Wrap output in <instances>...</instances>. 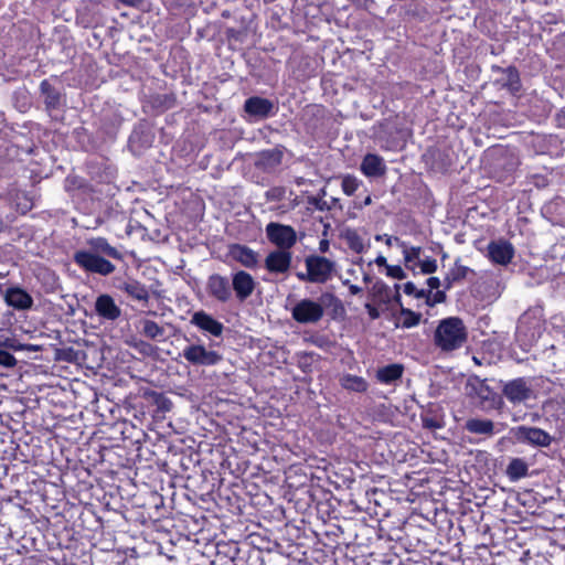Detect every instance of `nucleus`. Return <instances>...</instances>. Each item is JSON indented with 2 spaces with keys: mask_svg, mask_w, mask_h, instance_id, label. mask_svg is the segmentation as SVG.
<instances>
[{
  "mask_svg": "<svg viewBox=\"0 0 565 565\" xmlns=\"http://www.w3.org/2000/svg\"><path fill=\"white\" fill-rule=\"evenodd\" d=\"M85 248L77 249L73 255L74 263L83 270L108 276L116 269L106 257L122 259V254L111 246L105 237H90L85 241Z\"/></svg>",
  "mask_w": 565,
  "mask_h": 565,
  "instance_id": "obj_1",
  "label": "nucleus"
},
{
  "mask_svg": "<svg viewBox=\"0 0 565 565\" xmlns=\"http://www.w3.org/2000/svg\"><path fill=\"white\" fill-rule=\"evenodd\" d=\"M339 303L340 300L334 294L323 292L318 301L309 298L299 300L291 308V317L296 322L301 324H316L322 319L324 307L337 306Z\"/></svg>",
  "mask_w": 565,
  "mask_h": 565,
  "instance_id": "obj_2",
  "label": "nucleus"
},
{
  "mask_svg": "<svg viewBox=\"0 0 565 565\" xmlns=\"http://www.w3.org/2000/svg\"><path fill=\"white\" fill-rule=\"evenodd\" d=\"M466 328L461 319L450 317L438 324L435 332V342L444 351H452L460 348L466 341Z\"/></svg>",
  "mask_w": 565,
  "mask_h": 565,
  "instance_id": "obj_3",
  "label": "nucleus"
},
{
  "mask_svg": "<svg viewBox=\"0 0 565 565\" xmlns=\"http://www.w3.org/2000/svg\"><path fill=\"white\" fill-rule=\"evenodd\" d=\"M466 394L477 398L482 409H495L502 403L501 397L488 385L487 380L479 376H470L467 380Z\"/></svg>",
  "mask_w": 565,
  "mask_h": 565,
  "instance_id": "obj_4",
  "label": "nucleus"
},
{
  "mask_svg": "<svg viewBox=\"0 0 565 565\" xmlns=\"http://www.w3.org/2000/svg\"><path fill=\"white\" fill-rule=\"evenodd\" d=\"M502 395L512 405H526L536 398L533 381L530 377H516L504 382Z\"/></svg>",
  "mask_w": 565,
  "mask_h": 565,
  "instance_id": "obj_5",
  "label": "nucleus"
},
{
  "mask_svg": "<svg viewBox=\"0 0 565 565\" xmlns=\"http://www.w3.org/2000/svg\"><path fill=\"white\" fill-rule=\"evenodd\" d=\"M510 433L518 443L536 448H547L554 440L550 433L534 426H516Z\"/></svg>",
  "mask_w": 565,
  "mask_h": 565,
  "instance_id": "obj_6",
  "label": "nucleus"
},
{
  "mask_svg": "<svg viewBox=\"0 0 565 565\" xmlns=\"http://www.w3.org/2000/svg\"><path fill=\"white\" fill-rule=\"evenodd\" d=\"M307 276L312 284H324L331 279L335 263L324 256L310 255L305 259Z\"/></svg>",
  "mask_w": 565,
  "mask_h": 565,
  "instance_id": "obj_7",
  "label": "nucleus"
},
{
  "mask_svg": "<svg viewBox=\"0 0 565 565\" xmlns=\"http://www.w3.org/2000/svg\"><path fill=\"white\" fill-rule=\"evenodd\" d=\"M265 231L268 241L277 246V249L290 250L297 243V233L290 225L270 222Z\"/></svg>",
  "mask_w": 565,
  "mask_h": 565,
  "instance_id": "obj_8",
  "label": "nucleus"
},
{
  "mask_svg": "<svg viewBox=\"0 0 565 565\" xmlns=\"http://www.w3.org/2000/svg\"><path fill=\"white\" fill-rule=\"evenodd\" d=\"M182 356L192 365L214 366L222 361V355L213 350H207L203 344L191 343L182 351Z\"/></svg>",
  "mask_w": 565,
  "mask_h": 565,
  "instance_id": "obj_9",
  "label": "nucleus"
},
{
  "mask_svg": "<svg viewBox=\"0 0 565 565\" xmlns=\"http://www.w3.org/2000/svg\"><path fill=\"white\" fill-rule=\"evenodd\" d=\"M57 78L43 79L40 84V93L49 114L60 110L65 104V96L60 86L55 85Z\"/></svg>",
  "mask_w": 565,
  "mask_h": 565,
  "instance_id": "obj_10",
  "label": "nucleus"
},
{
  "mask_svg": "<svg viewBox=\"0 0 565 565\" xmlns=\"http://www.w3.org/2000/svg\"><path fill=\"white\" fill-rule=\"evenodd\" d=\"M514 247L507 239L491 241L487 247V255L489 259L501 266H507L514 257Z\"/></svg>",
  "mask_w": 565,
  "mask_h": 565,
  "instance_id": "obj_11",
  "label": "nucleus"
},
{
  "mask_svg": "<svg viewBox=\"0 0 565 565\" xmlns=\"http://www.w3.org/2000/svg\"><path fill=\"white\" fill-rule=\"evenodd\" d=\"M206 291L215 300L225 303L232 299V286L227 277L213 274L207 278Z\"/></svg>",
  "mask_w": 565,
  "mask_h": 565,
  "instance_id": "obj_12",
  "label": "nucleus"
},
{
  "mask_svg": "<svg viewBox=\"0 0 565 565\" xmlns=\"http://www.w3.org/2000/svg\"><path fill=\"white\" fill-rule=\"evenodd\" d=\"M292 254L290 250L275 249L265 258V268L271 274H286L291 266Z\"/></svg>",
  "mask_w": 565,
  "mask_h": 565,
  "instance_id": "obj_13",
  "label": "nucleus"
},
{
  "mask_svg": "<svg viewBox=\"0 0 565 565\" xmlns=\"http://www.w3.org/2000/svg\"><path fill=\"white\" fill-rule=\"evenodd\" d=\"M232 290L239 301L249 298L256 287V281L250 274L245 270H238L232 275Z\"/></svg>",
  "mask_w": 565,
  "mask_h": 565,
  "instance_id": "obj_14",
  "label": "nucleus"
},
{
  "mask_svg": "<svg viewBox=\"0 0 565 565\" xmlns=\"http://www.w3.org/2000/svg\"><path fill=\"white\" fill-rule=\"evenodd\" d=\"M3 300L15 310H29L33 306V298L29 292L18 286L7 288L3 292Z\"/></svg>",
  "mask_w": 565,
  "mask_h": 565,
  "instance_id": "obj_15",
  "label": "nucleus"
},
{
  "mask_svg": "<svg viewBox=\"0 0 565 565\" xmlns=\"http://www.w3.org/2000/svg\"><path fill=\"white\" fill-rule=\"evenodd\" d=\"M95 312L106 321H115L121 316V309L110 295H99L95 300Z\"/></svg>",
  "mask_w": 565,
  "mask_h": 565,
  "instance_id": "obj_16",
  "label": "nucleus"
},
{
  "mask_svg": "<svg viewBox=\"0 0 565 565\" xmlns=\"http://www.w3.org/2000/svg\"><path fill=\"white\" fill-rule=\"evenodd\" d=\"M275 105L271 100L258 96L245 100L244 110L255 118H267L274 115Z\"/></svg>",
  "mask_w": 565,
  "mask_h": 565,
  "instance_id": "obj_17",
  "label": "nucleus"
},
{
  "mask_svg": "<svg viewBox=\"0 0 565 565\" xmlns=\"http://www.w3.org/2000/svg\"><path fill=\"white\" fill-rule=\"evenodd\" d=\"M191 323L214 337H221L224 330L223 323L203 310L196 311L192 315Z\"/></svg>",
  "mask_w": 565,
  "mask_h": 565,
  "instance_id": "obj_18",
  "label": "nucleus"
},
{
  "mask_svg": "<svg viewBox=\"0 0 565 565\" xmlns=\"http://www.w3.org/2000/svg\"><path fill=\"white\" fill-rule=\"evenodd\" d=\"M384 159L376 153H366L361 162L360 170L367 178H380L386 173Z\"/></svg>",
  "mask_w": 565,
  "mask_h": 565,
  "instance_id": "obj_19",
  "label": "nucleus"
},
{
  "mask_svg": "<svg viewBox=\"0 0 565 565\" xmlns=\"http://www.w3.org/2000/svg\"><path fill=\"white\" fill-rule=\"evenodd\" d=\"M7 200L11 207L19 214H26L33 207V196L22 190L12 189L7 194Z\"/></svg>",
  "mask_w": 565,
  "mask_h": 565,
  "instance_id": "obj_20",
  "label": "nucleus"
},
{
  "mask_svg": "<svg viewBox=\"0 0 565 565\" xmlns=\"http://www.w3.org/2000/svg\"><path fill=\"white\" fill-rule=\"evenodd\" d=\"M230 255L246 268H254L258 263V255L252 248L234 244L230 247Z\"/></svg>",
  "mask_w": 565,
  "mask_h": 565,
  "instance_id": "obj_21",
  "label": "nucleus"
},
{
  "mask_svg": "<svg viewBox=\"0 0 565 565\" xmlns=\"http://www.w3.org/2000/svg\"><path fill=\"white\" fill-rule=\"evenodd\" d=\"M119 288L127 294L128 297L141 302L142 305H147L149 302L150 295L147 287L136 279L125 281Z\"/></svg>",
  "mask_w": 565,
  "mask_h": 565,
  "instance_id": "obj_22",
  "label": "nucleus"
},
{
  "mask_svg": "<svg viewBox=\"0 0 565 565\" xmlns=\"http://www.w3.org/2000/svg\"><path fill=\"white\" fill-rule=\"evenodd\" d=\"M465 429L475 435L493 436L498 431L495 430V424L486 418H470L465 424Z\"/></svg>",
  "mask_w": 565,
  "mask_h": 565,
  "instance_id": "obj_23",
  "label": "nucleus"
},
{
  "mask_svg": "<svg viewBox=\"0 0 565 565\" xmlns=\"http://www.w3.org/2000/svg\"><path fill=\"white\" fill-rule=\"evenodd\" d=\"M395 244L402 249L405 266L414 269L420 260L423 248L419 246H409L406 242L395 238Z\"/></svg>",
  "mask_w": 565,
  "mask_h": 565,
  "instance_id": "obj_24",
  "label": "nucleus"
},
{
  "mask_svg": "<svg viewBox=\"0 0 565 565\" xmlns=\"http://www.w3.org/2000/svg\"><path fill=\"white\" fill-rule=\"evenodd\" d=\"M470 273H472V270L469 267L460 264L459 259L456 260L454 267L449 269L444 279L445 288L450 289L455 284L467 278Z\"/></svg>",
  "mask_w": 565,
  "mask_h": 565,
  "instance_id": "obj_25",
  "label": "nucleus"
},
{
  "mask_svg": "<svg viewBox=\"0 0 565 565\" xmlns=\"http://www.w3.org/2000/svg\"><path fill=\"white\" fill-rule=\"evenodd\" d=\"M498 70L503 75V77L501 78L502 86L507 87L513 94L518 93L521 88L520 75L518 70L514 66H509L507 68L499 67Z\"/></svg>",
  "mask_w": 565,
  "mask_h": 565,
  "instance_id": "obj_26",
  "label": "nucleus"
},
{
  "mask_svg": "<svg viewBox=\"0 0 565 565\" xmlns=\"http://www.w3.org/2000/svg\"><path fill=\"white\" fill-rule=\"evenodd\" d=\"M403 366L401 364H390L377 370L376 377L383 384H392L403 375Z\"/></svg>",
  "mask_w": 565,
  "mask_h": 565,
  "instance_id": "obj_27",
  "label": "nucleus"
},
{
  "mask_svg": "<svg viewBox=\"0 0 565 565\" xmlns=\"http://www.w3.org/2000/svg\"><path fill=\"white\" fill-rule=\"evenodd\" d=\"M507 476L511 481L525 478L529 473V466L522 458H513L507 467Z\"/></svg>",
  "mask_w": 565,
  "mask_h": 565,
  "instance_id": "obj_28",
  "label": "nucleus"
},
{
  "mask_svg": "<svg viewBox=\"0 0 565 565\" xmlns=\"http://www.w3.org/2000/svg\"><path fill=\"white\" fill-rule=\"evenodd\" d=\"M344 241L349 248L354 253L362 254L367 250L370 243L365 242L363 237L354 230H348L344 234Z\"/></svg>",
  "mask_w": 565,
  "mask_h": 565,
  "instance_id": "obj_29",
  "label": "nucleus"
},
{
  "mask_svg": "<svg viewBox=\"0 0 565 565\" xmlns=\"http://www.w3.org/2000/svg\"><path fill=\"white\" fill-rule=\"evenodd\" d=\"M141 334L151 340L161 341L164 339V328L148 319L140 320Z\"/></svg>",
  "mask_w": 565,
  "mask_h": 565,
  "instance_id": "obj_30",
  "label": "nucleus"
},
{
  "mask_svg": "<svg viewBox=\"0 0 565 565\" xmlns=\"http://www.w3.org/2000/svg\"><path fill=\"white\" fill-rule=\"evenodd\" d=\"M341 385L343 388H345L348 391L358 392V393L365 392L367 388V383L363 377L352 375V374H345L341 379Z\"/></svg>",
  "mask_w": 565,
  "mask_h": 565,
  "instance_id": "obj_31",
  "label": "nucleus"
},
{
  "mask_svg": "<svg viewBox=\"0 0 565 565\" xmlns=\"http://www.w3.org/2000/svg\"><path fill=\"white\" fill-rule=\"evenodd\" d=\"M422 315L412 311L411 309L402 308L401 313L397 317L396 327H403L406 329L416 327L420 322Z\"/></svg>",
  "mask_w": 565,
  "mask_h": 565,
  "instance_id": "obj_32",
  "label": "nucleus"
},
{
  "mask_svg": "<svg viewBox=\"0 0 565 565\" xmlns=\"http://www.w3.org/2000/svg\"><path fill=\"white\" fill-rule=\"evenodd\" d=\"M547 211L554 214L557 223L565 226V199H555L548 204Z\"/></svg>",
  "mask_w": 565,
  "mask_h": 565,
  "instance_id": "obj_33",
  "label": "nucleus"
},
{
  "mask_svg": "<svg viewBox=\"0 0 565 565\" xmlns=\"http://www.w3.org/2000/svg\"><path fill=\"white\" fill-rule=\"evenodd\" d=\"M262 162L268 167H275L280 164L282 159V152L277 149H270L263 151L260 154Z\"/></svg>",
  "mask_w": 565,
  "mask_h": 565,
  "instance_id": "obj_34",
  "label": "nucleus"
},
{
  "mask_svg": "<svg viewBox=\"0 0 565 565\" xmlns=\"http://www.w3.org/2000/svg\"><path fill=\"white\" fill-rule=\"evenodd\" d=\"M341 186L343 193L351 196L359 189L360 181L354 175L348 174L342 179Z\"/></svg>",
  "mask_w": 565,
  "mask_h": 565,
  "instance_id": "obj_35",
  "label": "nucleus"
},
{
  "mask_svg": "<svg viewBox=\"0 0 565 565\" xmlns=\"http://www.w3.org/2000/svg\"><path fill=\"white\" fill-rule=\"evenodd\" d=\"M423 274H433L437 270V260L434 258L420 259L418 265Z\"/></svg>",
  "mask_w": 565,
  "mask_h": 565,
  "instance_id": "obj_36",
  "label": "nucleus"
},
{
  "mask_svg": "<svg viewBox=\"0 0 565 565\" xmlns=\"http://www.w3.org/2000/svg\"><path fill=\"white\" fill-rule=\"evenodd\" d=\"M17 364V359L14 358L13 354L4 351V350H0V366H3V367H13L15 366Z\"/></svg>",
  "mask_w": 565,
  "mask_h": 565,
  "instance_id": "obj_37",
  "label": "nucleus"
},
{
  "mask_svg": "<svg viewBox=\"0 0 565 565\" xmlns=\"http://www.w3.org/2000/svg\"><path fill=\"white\" fill-rule=\"evenodd\" d=\"M385 270H386V276L394 278V279L401 280L406 277L405 271L398 265H388Z\"/></svg>",
  "mask_w": 565,
  "mask_h": 565,
  "instance_id": "obj_38",
  "label": "nucleus"
},
{
  "mask_svg": "<svg viewBox=\"0 0 565 565\" xmlns=\"http://www.w3.org/2000/svg\"><path fill=\"white\" fill-rule=\"evenodd\" d=\"M446 299L445 291L437 290L435 294L431 292V296L428 297V306H434L436 303L444 302Z\"/></svg>",
  "mask_w": 565,
  "mask_h": 565,
  "instance_id": "obj_39",
  "label": "nucleus"
},
{
  "mask_svg": "<svg viewBox=\"0 0 565 565\" xmlns=\"http://www.w3.org/2000/svg\"><path fill=\"white\" fill-rule=\"evenodd\" d=\"M15 221V215L10 213L6 216L0 215V233L11 223Z\"/></svg>",
  "mask_w": 565,
  "mask_h": 565,
  "instance_id": "obj_40",
  "label": "nucleus"
},
{
  "mask_svg": "<svg viewBox=\"0 0 565 565\" xmlns=\"http://www.w3.org/2000/svg\"><path fill=\"white\" fill-rule=\"evenodd\" d=\"M395 238H396V237L390 236V235H387V234H377V235L375 236V239H376L377 242L384 241V243H385L387 246H392V245H393V243H395Z\"/></svg>",
  "mask_w": 565,
  "mask_h": 565,
  "instance_id": "obj_41",
  "label": "nucleus"
},
{
  "mask_svg": "<svg viewBox=\"0 0 565 565\" xmlns=\"http://www.w3.org/2000/svg\"><path fill=\"white\" fill-rule=\"evenodd\" d=\"M427 285L429 287L428 290H430V292H431L434 289H438L440 287L441 282L438 277H429L427 279Z\"/></svg>",
  "mask_w": 565,
  "mask_h": 565,
  "instance_id": "obj_42",
  "label": "nucleus"
},
{
  "mask_svg": "<svg viewBox=\"0 0 565 565\" xmlns=\"http://www.w3.org/2000/svg\"><path fill=\"white\" fill-rule=\"evenodd\" d=\"M430 296H431L430 290L417 289L414 297L417 299H425L426 303L428 305V297H430Z\"/></svg>",
  "mask_w": 565,
  "mask_h": 565,
  "instance_id": "obj_43",
  "label": "nucleus"
},
{
  "mask_svg": "<svg viewBox=\"0 0 565 565\" xmlns=\"http://www.w3.org/2000/svg\"><path fill=\"white\" fill-rule=\"evenodd\" d=\"M365 308H366L367 313H369L371 319L375 320V319H377L380 317L379 310L375 307H373L372 305L366 303Z\"/></svg>",
  "mask_w": 565,
  "mask_h": 565,
  "instance_id": "obj_44",
  "label": "nucleus"
},
{
  "mask_svg": "<svg viewBox=\"0 0 565 565\" xmlns=\"http://www.w3.org/2000/svg\"><path fill=\"white\" fill-rule=\"evenodd\" d=\"M416 290H417L416 286L411 281H408L404 285V292L408 296H415Z\"/></svg>",
  "mask_w": 565,
  "mask_h": 565,
  "instance_id": "obj_45",
  "label": "nucleus"
},
{
  "mask_svg": "<svg viewBox=\"0 0 565 565\" xmlns=\"http://www.w3.org/2000/svg\"><path fill=\"white\" fill-rule=\"evenodd\" d=\"M374 263L379 266V267H384L386 269V267L388 266L387 264V260H386V257H384L383 255H379Z\"/></svg>",
  "mask_w": 565,
  "mask_h": 565,
  "instance_id": "obj_46",
  "label": "nucleus"
},
{
  "mask_svg": "<svg viewBox=\"0 0 565 565\" xmlns=\"http://www.w3.org/2000/svg\"><path fill=\"white\" fill-rule=\"evenodd\" d=\"M329 241L328 239H321L319 243V250L321 253H327L329 250Z\"/></svg>",
  "mask_w": 565,
  "mask_h": 565,
  "instance_id": "obj_47",
  "label": "nucleus"
},
{
  "mask_svg": "<svg viewBox=\"0 0 565 565\" xmlns=\"http://www.w3.org/2000/svg\"><path fill=\"white\" fill-rule=\"evenodd\" d=\"M0 347L13 349L14 348L13 340L9 339V338L0 340Z\"/></svg>",
  "mask_w": 565,
  "mask_h": 565,
  "instance_id": "obj_48",
  "label": "nucleus"
},
{
  "mask_svg": "<svg viewBox=\"0 0 565 565\" xmlns=\"http://www.w3.org/2000/svg\"><path fill=\"white\" fill-rule=\"evenodd\" d=\"M557 121L559 126H565V107L557 114Z\"/></svg>",
  "mask_w": 565,
  "mask_h": 565,
  "instance_id": "obj_49",
  "label": "nucleus"
},
{
  "mask_svg": "<svg viewBox=\"0 0 565 565\" xmlns=\"http://www.w3.org/2000/svg\"><path fill=\"white\" fill-rule=\"evenodd\" d=\"M349 290L351 295H359L360 292H362V288L356 285H350Z\"/></svg>",
  "mask_w": 565,
  "mask_h": 565,
  "instance_id": "obj_50",
  "label": "nucleus"
},
{
  "mask_svg": "<svg viewBox=\"0 0 565 565\" xmlns=\"http://www.w3.org/2000/svg\"><path fill=\"white\" fill-rule=\"evenodd\" d=\"M297 278L301 281H309L310 282V278L309 276H307V271L306 273H298L297 274Z\"/></svg>",
  "mask_w": 565,
  "mask_h": 565,
  "instance_id": "obj_51",
  "label": "nucleus"
},
{
  "mask_svg": "<svg viewBox=\"0 0 565 565\" xmlns=\"http://www.w3.org/2000/svg\"><path fill=\"white\" fill-rule=\"evenodd\" d=\"M426 427H434L433 420H426L425 422Z\"/></svg>",
  "mask_w": 565,
  "mask_h": 565,
  "instance_id": "obj_52",
  "label": "nucleus"
},
{
  "mask_svg": "<svg viewBox=\"0 0 565 565\" xmlns=\"http://www.w3.org/2000/svg\"><path fill=\"white\" fill-rule=\"evenodd\" d=\"M371 202H372L371 196H367V198L364 200V204H365V205L371 204Z\"/></svg>",
  "mask_w": 565,
  "mask_h": 565,
  "instance_id": "obj_53",
  "label": "nucleus"
},
{
  "mask_svg": "<svg viewBox=\"0 0 565 565\" xmlns=\"http://www.w3.org/2000/svg\"><path fill=\"white\" fill-rule=\"evenodd\" d=\"M395 301H396V302H398V303H401V295H399V294H397V295L395 296Z\"/></svg>",
  "mask_w": 565,
  "mask_h": 565,
  "instance_id": "obj_54",
  "label": "nucleus"
},
{
  "mask_svg": "<svg viewBox=\"0 0 565 565\" xmlns=\"http://www.w3.org/2000/svg\"><path fill=\"white\" fill-rule=\"evenodd\" d=\"M363 279H364V281L369 282L370 281V276L366 274V275H364Z\"/></svg>",
  "mask_w": 565,
  "mask_h": 565,
  "instance_id": "obj_55",
  "label": "nucleus"
}]
</instances>
